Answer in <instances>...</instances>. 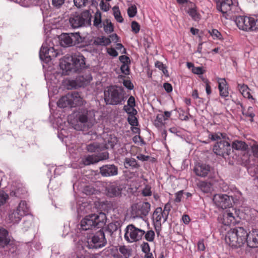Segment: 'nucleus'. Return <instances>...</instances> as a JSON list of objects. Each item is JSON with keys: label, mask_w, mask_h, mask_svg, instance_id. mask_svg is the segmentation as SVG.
I'll return each mask as SVG.
<instances>
[{"label": "nucleus", "mask_w": 258, "mask_h": 258, "mask_svg": "<svg viewBox=\"0 0 258 258\" xmlns=\"http://www.w3.org/2000/svg\"><path fill=\"white\" fill-rule=\"evenodd\" d=\"M209 138L212 141L217 142L213 146V152L216 155L225 157V156L230 154L231 147L230 144L227 141V136L225 133L220 132L211 133Z\"/></svg>", "instance_id": "f257e3e1"}, {"label": "nucleus", "mask_w": 258, "mask_h": 258, "mask_svg": "<svg viewBox=\"0 0 258 258\" xmlns=\"http://www.w3.org/2000/svg\"><path fill=\"white\" fill-rule=\"evenodd\" d=\"M247 232L241 227L231 229L227 233L225 241L232 247H240L247 241Z\"/></svg>", "instance_id": "f03ea898"}, {"label": "nucleus", "mask_w": 258, "mask_h": 258, "mask_svg": "<svg viewBox=\"0 0 258 258\" xmlns=\"http://www.w3.org/2000/svg\"><path fill=\"white\" fill-rule=\"evenodd\" d=\"M105 222L106 215L104 213L90 215L82 219L81 222V228L85 231L92 228H99L104 226Z\"/></svg>", "instance_id": "7ed1b4c3"}, {"label": "nucleus", "mask_w": 258, "mask_h": 258, "mask_svg": "<svg viewBox=\"0 0 258 258\" xmlns=\"http://www.w3.org/2000/svg\"><path fill=\"white\" fill-rule=\"evenodd\" d=\"M104 96L106 104L116 105L123 99L124 92L121 87L111 86L105 90Z\"/></svg>", "instance_id": "20e7f679"}, {"label": "nucleus", "mask_w": 258, "mask_h": 258, "mask_svg": "<svg viewBox=\"0 0 258 258\" xmlns=\"http://www.w3.org/2000/svg\"><path fill=\"white\" fill-rule=\"evenodd\" d=\"M235 22L239 29L253 31L258 29V19L245 16L236 17Z\"/></svg>", "instance_id": "39448f33"}, {"label": "nucleus", "mask_w": 258, "mask_h": 258, "mask_svg": "<svg viewBox=\"0 0 258 258\" xmlns=\"http://www.w3.org/2000/svg\"><path fill=\"white\" fill-rule=\"evenodd\" d=\"M78 122L82 126L81 130L91 127L95 121V113L93 111L82 109L76 116Z\"/></svg>", "instance_id": "423d86ee"}, {"label": "nucleus", "mask_w": 258, "mask_h": 258, "mask_svg": "<svg viewBox=\"0 0 258 258\" xmlns=\"http://www.w3.org/2000/svg\"><path fill=\"white\" fill-rule=\"evenodd\" d=\"M150 209L151 205L149 202H140L132 205L131 215L133 218H143L148 215Z\"/></svg>", "instance_id": "0eeeda50"}, {"label": "nucleus", "mask_w": 258, "mask_h": 258, "mask_svg": "<svg viewBox=\"0 0 258 258\" xmlns=\"http://www.w3.org/2000/svg\"><path fill=\"white\" fill-rule=\"evenodd\" d=\"M91 16L88 11H85L79 14L76 13L71 16L70 18V23L74 28L82 27L86 23L90 21Z\"/></svg>", "instance_id": "6e6552de"}, {"label": "nucleus", "mask_w": 258, "mask_h": 258, "mask_svg": "<svg viewBox=\"0 0 258 258\" xmlns=\"http://www.w3.org/2000/svg\"><path fill=\"white\" fill-rule=\"evenodd\" d=\"M82 41V38L79 33H63L60 35V44L64 47L75 45Z\"/></svg>", "instance_id": "1a4fd4ad"}, {"label": "nucleus", "mask_w": 258, "mask_h": 258, "mask_svg": "<svg viewBox=\"0 0 258 258\" xmlns=\"http://www.w3.org/2000/svg\"><path fill=\"white\" fill-rule=\"evenodd\" d=\"M218 219L219 223L225 226L235 225L239 222L238 217H235L234 213L230 210L224 211Z\"/></svg>", "instance_id": "9d476101"}, {"label": "nucleus", "mask_w": 258, "mask_h": 258, "mask_svg": "<svg viewBox=\"0 0 258 258\" xmlns=\"http://www.w3.org/2000/svg\"><path fill=\"white\" fill-rule=\"evenodd\" d=\"M213 201L217 207L224 209L232 205L233 199L227 195L216 194L213 197Z\"/></svg>", "instance_id": "9b49d317"}, {"label": "nucleus", "mask_w": 258, "mask_h": 258, "mask_svg": "<svg viewBox=\"0 0 258 258\" xmlns=\"http://www.w3.org/2000/svg\"><path fill=\"white\" fill-rule=\"evenodd\" d=\"M89 243L90 248H98L104 246L106 243V240L105 238V234L102 230L98 231L91 238Z\"/></svg>", "instance_id": "f8f14e48"}, {"label": "nucleus", "mask_w": 258, "mask_h": 258, "mask_svg": "<svg viewBox=\"0 0 258 258\" xmlns=\"http://www.w3.org/2000/svg\"><path fill=\"white\" fill-rule=\"evenodd\" d=\"M136 101L134 97L130 96V126H138L140 125L138 115V111L135 108Z\"/></svg>", "instance_id": "ddd939ff"}, {"label": "nucleus", "mask_w": 258, "mask_h": 258, "mask_svg": "<svg viewBox=\"0 0 258 258\" xmlns=\"http://www.w3.org/2000/svg\"><path fill=\"white\" fill-rule=\"evenodd\" d=\"M85 57L80 53H76L71 57L70 60L72 62L74 68V72H79L80 70L85 68Z\"/></svg>", "instance_id": "4468645a"}, {"label": "nucleus", "mask_w": 258, "mask_h": 258, "mask_svg": "<svg viewBox=\"0 0 258 258\" xmlns=\"http://www.w3.org/2000/svg\"><path fill=\"white\" fill-rule=\"evenodd\" d=\"M92 78L90 75L86 76V78L84 79V76L79 77L77 80H70L68 82V88L69 89L77 88L84 85H86L90 82Z\"/></svg>", "instance_id": "2eb2a0df"}, {"label": "nucleus", "mask_w": 258, "mask_h": 258, "mask_svg": "<svg viewBox=\"0 0 258 258\" xmlns=\"http://www.w3.org/2000/svg\"><path fill=\"white\" fill-rule=\"evenodd\" d=\"M211 170V167L206 164L198 163L194 167V171L195 174L202 177L208 176Z\"/></svg>", "instance_id": "dca6fc26"}, {"label": "nucleus", "mask_w": 258, "mask_h": 258, "mask_svg": "<svg viewBox=\"0 0 258 258\" xmlns=\"http://www.w3.org/2000/svg\"><path fill=\"white\" fill-rule=\"evenodd\" d=\"M100 172L103 176H114L117 174L118 168L113 164L105 165L100 168Z\"/></svg>", "instance_id": "f3484780"}, {"label": "nucleus", "mask_w": 258, "mask_h": 258, "mask_svg": "<svg viewBox=\"0 0 258 258\" xmlns=\"http://www.w3.org/2000/svg\"><path fill=\"white\" fill-rule=\"evenodd\" d=\"M108 158V154L106 152L103 153L99 156L96 155H89L88 156L84 161V163L86 165H89L91 164L97 163L99 161L107 159Z\"/></svg>", "instance_id": "a211bd4d"}, {"label": "nucleus", "mask_w": 258, "mask_h": 258, "mask_svg": "<svg viewBox=\"0 0 258 258\" xmlns=\"http://www.w3.org/2000/svg\"><path fill=\"white\" fill-rule=\"evenodd\" d=\"M145 234L144 230L136 227L133 224H130V238L133 241H139Z\"/></svg>", "instance_id": "6ab92c4d"}, {"label": "nucleus", "mask_w": 258, "mask_h": 258, "mask_svg": "<svg viewBox=\"0 0 258 258\" xmlns=\"http://www.w3.org/2000/svg\"><path fill=\"white\" fill-rule=\"evenodd\" d=\"M217 4V9L221 12L224 16H225L228 11L231 10L233 5L232 0H221L219 2H216Z\"/></svg>", "instance_id": "aec40b11"}, {"label": "nucleus", "mask_w": 258, "mask_h": 258, "mask_svg": "<svg viewBox=\"0 0 258 258\" xmlns=\"http://www.w3.org/2000/svg\"><path fill=\"white\" fill-rule=\"evenodd\" d=\"M130 130L132 133L134 134H137L133 138L132 140L133 142L137 145H143L145 144V142L144 139L140 136L141 128L140 125L138 126H132L130 127Z\"/></svg>", "instance_id": "412c9836"}, {"label": "nucleus", "mask_w": 258, "mask_h": 258, "mask_svg": "<svg viewBox=\"0 0 258 258\" xmlns=\"http://www.w3.org/2000/svg\"><path fill=\"white\" fill-rule=\"evenodd\" d=\"M246 242L250 247L254 248L258 246V229H252L248 234Z\"/></svg>", "instance_id": "4be33fe9"}, {"label": "nucleus", "mask_w": 258, "mask_h": 258, "mask_svg": "<svg viewBox=\"0 0 258 258\" xmlns=\"http://www.w3.org/2000/svg\"><path fill=\"white\" fill-rule=\"evenodd\" d=\"M106 195L110 198L119 196L121 189L114 183H110L106 186Z\"/></svg>", "instance_id": "5701e85b"}, {"label": "nucleus", "mask_w": 258, "mask_h": 258, "mask_svg": "<svg viewBox=\"0 0 258 258\" xmlns=\"http://www.w3.org/2000/svg\"><path fill=\"white\" fill-rule=\"evenodd\" d=\"M218 83L220 96L224 98L228 97V86L226 80L224 78H219Z\"/></svg>", "instance_id": "b1692460"}, {"label": "nucleus", "mask_w": 258, "mask_h": 258, "mask_svg": "<svg viewBox=\"0 0 258 258\" xmlns=\"http://www.w3.org/2000/svg\"><path fill=\"white\" fill-rule=\"evenodd\" d=\"M119 251L121 253H118L117 248H115L112 250V255L117 258H128L129 257L128 250L126 248L125 246H120L119 248Z\"/></svg>", "instance_id": "393cba45"}, {"label": "nucleus", "mask_w": 258, "mask_h": 258, "mask_svg": "<svg viewBox=\"0 0 258 258\" xmlns=\"http://www.w3.org/2000/svg\"><path fill=\"white\" fill-rule=\"evenodd\" d=\"M6 229L0 227V247H4L9 243L10 239Z\"/></svg>", "instance_id": "a878e982"}, {"label": "nucleus", "mask_w": 258, "mask_h": 258, "mask_svg": "<svg viewBox=\"0 0 258 258\" xmlns=\"http://www.w3.org/2000/svg\"><path fill=\"white\" fill-rule=\"evenodd\" d=\"M72 97L70 93L61 97L57 101V106L61 108H65L67 107H72L71 99Z\"/></svg>", "instance_id": "bb28decb"}, {"label": "nucleus", "mask_w": 258, "mask_h": 258, "mask_svg": "<svg viewBox=\"0 0 258 258\" xmlns=\"http://www.w3.org/2000/svg\"><path fill=\"white\" fill-rule=\"evenodd\" d=\"M119 60L123 63L120 67V70L125 75H129V57L125 55H121L119 57Z\"/></svg>", "instance_id": "cd10ccee"}, {"label": "nucleus", "mask_w": 258, "mask_h": 258, "mask_svg": "<svg viewBox=\"0 0 258 258\" xmlns=\"http://www.w3.org/2000/svg\"><path fill=\"white\" fill-rule=\"evenodd\" d=\"M72 97L71 99L72 107L80 106L83 104V98L80 96L79 93L77 92H74L70 93Z\"/></svg>", "instance_id": "c85d7f7f"}, {"label": "nucleus", "mask_w": 258, "mask_h": 258, "mask_svg": "<svg viewBox=\"0 0 258 258\" xmlns=\"http://www.w3.org/2000/svg\"><path fill=\"white\" fill-rule=\"evenodd\" d=\"M71 58L68 57L62 59L60 60V68L66 72L68 71H73L74 72V68L73 66V64L72 62H70L69 60H70Z\"/></svg>", "instance_id": "c756f323"}, {"label": "nucleus", "mask_w": 258, "mask_h": 258, "mask_svg": "<svg viewBox=\"0 0 258 258\" xmlns=\"http://www.w3.org/2000/svg\"><path fill=\"white\" fill-rule=\"evenodd\" d=\"M23 217L20 212L17 210H14L9 215V220L10 223H18Z\"/></svg>", "instance_id": "7c9ffc66"}, {"label": "nucleus", "mask_w": 258, "mask_h": 258, "mask_svg": "<svg viewBox=\"0 0 258 258\" xmlns=\"http://www.w3.org/2000/svg\"><path fill=\"white\" fill-rule=\"evenodd\" d=\"M117 142V139L114 136L110 135L104 139V145L107 149H112Z\"/></svg>", "instance_id": "2f4dec72"}, {"label": "nucleus", "mask_w": 258, "mask_h": 258, "mask_svg": "<svg viewBox=\"0 0 258 258\" xmlns=\"http://www.w3.org/2000/svg\"><path fill=\"white\" fill-rule=\"evenodd\" d=\"M237 87L239 92L241 93V94L244 97L248 99L252 98V99H253L252 98V95L250 93V90L247 85L244 84L241 85L238 84Z\"/></svg>", "instance_id": "473e14b6"}, {"label": "nucleus", "mask_w": 258, "mask_h": 258, "mask_svg": "<svg viewBox=\"0 0 258 258\" xmlns=\"http://www.w3.org/2000/svg\"><path fill=\"white\" fill-rule=\"evenodd\" d=\"M153 218L155 220L156 222L158 223H161L162 218L164 219V222L166 221L165 220V217L162 213V209L161 207H158L155 209L153 214Z\"/></svg>", "instance_id": "72a5a7b5"}, {"label": "nucleus", "mask_w": 258, "mask_h": 258, "mask_svg": "<svg viewBox=\"0 0 258 258\" xmlns=\"http://www.w3.org/2000/svg\"><path fill=\"white\" fill-rule=\"evenodd\" d=\"M16 209L23 216L28 215L29 213V208L25 201H21Z\"/></svg>", "instance_id": "f704fd0d"}, {"label": "nucleus", "mask_w": 258, "mask_h": 258, "mask_svg": "<svg viewBox=\"0 0 258 258\" xmlns=\"http://www.w3.org/2000/svg\"><path fill=\"white\" fill-rule=\"evenodd\" d=\"M231 147L233 149L242 151H245L248 148V146L244 142L238 140L233 142Z\"/></svg>", "instance_id": "c9c22d12"}, {"label": "nucleus", "mask_w": 258, "mask_h": 258, "mask_svg": "<svg viewBox=\"0 0 258 258\" xmlns=\"http://www.w3.org/2000/svg\"><path fill=\"white\" fill-rule=\"evenodd\" d=\"M197 186L201 191L205 193H208L211 191V184L204 181H199L197 184Z\"/></svg>", "instance_id": "e433bc0d"}, {"label": "nucleus", "mask_w": 258, "mask_h": 258, "mask_svg": "<svg viewBox=\"0 0 258 258\" xmlns=\"http://www.w3.org/2000/svg\"><path fill=\"white\" fill-rule=\"evenodd\" d=\"M49 48L43 44L40 52H39V56L41 59L43 60L45 62H48L49 59H48L47 52H48Z\"/></svg>", "instance_id": "4c0bfd02"}, {"label": "nucleus", "mask_w": 258, "mask_h": 258, "mask_svg": "<svg viewBox=\"0 0 258 258\" xmlns=\"http://www.w3.org/2000/svg\"><path fill=\"white\" fill-rule=\"evenodd\" d=\"M187 13L195 21H199L201 19V15L197 12L196 8H191L189 9Z\"/></svg>", "instance_id": "58836bf2"}, {"label": "nucleus", "mask_w": 258, "mask_h": 258, "mask_svg": "<svg viewBox=\"0 0 258 258\" xmlns=\"http://www.w3.org/2000/svg\"><path fill=\"white\" fill-rule=\"evenodd\" d=\"M94 43L96 45L106 46L110 44L109 40L105 36L97 37L94 40Z\"/></svg>", "instance_id": "ea45409f"}, {"label": "nucleus", "mask_w": 258, "mask_h": 258, "mask_svg": "<svg viewBox=\"0 0 258 258\" xmlns=\"http://www.w3.org/2000/svg\"><path fill=\"white\" fill-rule=\"evenodd\" d=\"M101 21V13L98 10L94 15L93 24L96 27L101 28L102 27Z\"/></svg>", "instance_id": "a19ab883"}, {"label": "nucleus", "mask_w": 258, "mask_h": 258, "mask_svg": "<svg viewBox=\"0 0 258 258\" xmlns=\"http://www.w3.org/2000/svg\"><path fill=\"white\" fill-rule=\"evenodd\" d=\"M165 121L163 114H158L156 116V119L154 120V125L158 127L162 126L164 124Z\"/></svg>", "instance_id": "79ce46f5"}, {"label": "nucleus", "mask_w": 258, "mask_h": 258, "mask_svg": "<svg viewBox=\"0 0 258 258\" xmlns=\"http://www.w3.org/2000/svg\"><path fill=\"white\" fill-rule=\"evenodd\" d=\"M131 27L132 32L136 35L138 34L141 30L140 25L136 21L132 22Z\"/></svg>", "instance_id": "37998d69"}, {"label": "nucleus", "mask_w": 258, "mask_h": 258, "mask_svg": "<svg viewBox=\"0 0 258 258\" xmlns=\"http://www.w3.org/2000/svg\"><path fill=\"white\" fill-rule=\"evenodd\" d=\"M100 147L98 143H93L90 144L87 146V150L88 152H98L99 150Z\"/></svg>", "instance_id": "c03bdc74"}, {"label": "nucleus", "mask_w": 258, "mask_h": 258, "mask_svg": "<svg viewBox=\"0 0 258 258\" xmlns=\"http://www.w3.org/2000/svg\"><path fill=\"white\" fill-rule=\"evenodd\" d=\"M200 77L203 82V83L205 84L206 93L208 95H210L211 93V88L210 85V82L206 78H205L203 76H201Z\"/></svg>", "instance_id": "a18cd8bd"}, {"label": "nucleus", "mask_w": 258, "mask_h": 258, "mask_svg": "<svg viewBox=\"0 0 258 258\" xmlns=\"http://www.w3.org/2000/svg\"><path fill=\"white\" fill-rule=\"evenodd\" d=\"M113 12L114 16L118 22H122L123 20L122 17L121 16L120 12L118 7H114L113 8Z\"/></svg>", "instance_id": "49530a36"}, {"label": "nucleus", "mask_w": 258, "mask_h": 258, "mask_svg": "<svg viewBox=\"0 0 258 258\" xmlns=\"http://www.w3.org/2000/svg\"><path fill=\"white\" fill-rule=\"evenodd\" d=\"M171 204L168 202L166 204L164 207L163 210H162V213L165 217V220H167L168 218V215L171 210Z\"/></svg>", "instance_id": "de8ad7c7"}, {"label": "nucleus", "mask_w": 258, "mask_h": 258, "mask_svg": "<svg viewBox=\"0 0 258 258\" xmlns=\"http://www.w3.org/2000/svg\"><path fill=\"white\" fill-rule=\"evenodd\" d=\"M118 79L120 83H122L124 86L126 88L129 89L128 77L124 75H120L118 77Z\"/></svg>", "instance_id": "09e8293b"}, {"label": "nucleus", "mask_w": 258, "mask_h": 258, "mask_svg": "<svg viewBox=\"0 0 258 258\" xmlns=\"http://www.w3.org/2000/svg\"><path fill=\"white\" fill-rule=\"evenodd\" d=\"M88 2L89 0H74L75 6L78 8L86 7Z\"/></svg>", "instance_id": "8fccbe9b"}, {"label": "nucleus", "mask_w": 258, "mask_h": 258, "mask_svg": "<svg viewBox=\"0 0 258 258\" xmlns=\"http://www.w3.org/2000/svg\"><path fill=\"white\" fill-rule=\"evenodd\" d=\"M58 52H56L53 47H49L48 52H47L48 59L49 61L53 58L57 57Z\"/></svg>", "instance_id": "3c124183"}, {"label": "nucleus", "mask_w": 258, "mask_h": 258, "mask_svg": "<svg viewBox=\"0 0 258 258\" xmlns=\"http://www.w3.org/2000/svg\"><path fill=\"white\" fill-rule=\"evenodd\" d=\"M155 66L157 68L159 69L160 70H161L164 74L166 75V74L168 72L166 66L162 62L157 61L155 63Z\"/></svg>", "instance_id": "603ef678"}, {"label": "nucleus", "mask_w": 258, "mask_h": 258, "mask_svg": "<svg viewBox=\"0 0 258 258\" xmlns=\"http://www.w3.org/2000/svg\"><path fill=\"white\" fill-rule=\"evenodd\" d=\"M145 239L150 242L154 240L155 238V233L153 230H149L147 232L145 235Z\"/></svg>", "instance_id": "864d4df0"}, {"label": "nucleus", "mask_w": 258, "mask_h": 258, "mask_svg": "<svg viewBox=\"0 0 258 258\" xmlns=\"http://www.w3.org/2000/svg\"><path fill=\"white\" fill-rule=\"evenodd\" d=\"M142 195L144 197L150 196L152 195L151 187L149 185H146L142 190Z\"/></svg>", "instance_id": "5fc2aeb1"}, {"label": "nucleus", "mask_w": 258, "mask_h": 258, "mask_svg": "<svg viewBox=\"0 0 258 258\" xmlns=\"http://www.w3.org/2000/svg\"><path fill=\"white\" fill-rule=\"evenodd\" d=\"M242 113L243 115L250 117L251 121L252 120V118L254 116V114L253 112V108L251 107H249L247 111H245L243 109L242 111Z\"/></svg>", "instance_id": "6e6d98bb"}, {"label": "nucleus", "mask_w": 258, "mask_h": 258, "mask_svg": "<svg viewBox=\"0 0 258 258\" xmlns=\"http://www.w3.org/2000/svg\"><path fill=\"white\" fill-rule=\"evenodd\" d=\"M64 3V0H52V5L56 9H60Z\"/></svg>", "instance_id": "4d7b16f0"}, {"label": "nucleus", "mask_w": 258, "mask_h": 258, "mask_svg": "<svg viewBox=\"0 0 258 258\" xmlns=\"http://www.w3.org/2000/svg\"><path fill=\"white\" fill-rule=\"evenodd\" d=\"M210 35L212 36L213 39H221L222 36L220 32L217 29H212L211 31H209Z\"/></svg>", "instance_id": "13d9d810"}, {"label": "nucleus", "mask_w": 258, "mask_h": 258, "mask_svg": "<svg viewBox=\"0 0 258 258\" xmlns=\"http://www.w3.org/2000/svg\"><path fill=\"white\" fill-rule=\"evenodd\" d=\"M106 25H104V30L106 33H110L113 31V26L110 22L108 20H106Z\"/></svg>", "instance_id": "bf43d9fd"}, {"label": "nucleus", "mask_w": 258, "mask_h": 258, "mask_svg": "<svg viewBox=\"0 0 258 258\" xmlns=\"http://www.w3.org/2000/svg\"><path fill=\"white\" fill-rule=\"evenodd\" d=\"M142 250L145 254L150 253V247L148 243L144 242L141 245Z\"/></svg>", "instance_id": "052dcab7"}, {"label": "nucleus", "mask_w": 258, "mask_h": 258, "mask_svg": "<svg viewBox=\"0 0 258 258\" xmlns=\"http://www.w3.org/2000/svg\"><path fill=\"white\" fill-rule=\"evenodd\" d=\"M8 197L7 194L0 191V207L6 203Z\"/></svg>", "instance_id": "680f3d73"}, {"label": "nucleus", "mask_w": 258, "mask_h": 258, "mask_svg": "<svg viewBox=\"0 0 258 258\" xmlns=\"http://www.w3.org/2000/svg\"><path fill=\"white\" fill-rule=\"evenodd\" d=\"M137 13V8L136 5H130V18L134 17Z\"/></svg>", "instance_id": "e2e57ef3"}, {"label": "nucleus", "mask_w": 258, "mask_h": 258, "mask_svg": "<svg viewBox=\"0 0 258 258\" xmlns=\"http://www.w3.org/2000/svg\"><path fill=\"white\" fill-rule=\"evenodd\" d=\"M100 7L102 10L106 12L109 9V4L102 0L100 3Z\"/></svg>", "instance_id": "0e129e2a"}, {"label": "nucleus", "mask_w": 258, "mask_h": 258, "mask_svg": "<svg viewBox=\"0 0 258 258\" xmlns=\"http://www.w3.org/2000/svg\"><path fill=\"white\" fill-rule=\"evenodd\" d=\"M94 191V188L90 186H86L84 188V192L88 195L93 194Z\"/></svg>", "instance_id": "69168bd1"}, {"label": "nucleus", "mask_w": 258, "mask_h": 258, "mask_svg": "<svg viewBox=\"0 0 258 258\" xmlns=\"http://www.w3.org/2000/svg\"><path fill=\"white\" fill-rule=\"evenodd\" d=\"M193 73L197 75H202L204 73V70L202 67H194L192 69Z\"/></svg>", "instance_id": "338daca9"}, {"label": "nucleus", "mask_w": 258, "mask_h": 258, "mask_svg": "<svg viewBox=\"0 0 258 258\" xmlns=\"http://www.w3.org/2000/svg\"><path fill=\"white\" fill-rule=\"evenodd\" d=\"M107 52L111 56L116 57L118 55V52L113 47L107 48Z\"/></svg>", "instance_id": "774afa93"}]
</instances>
